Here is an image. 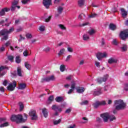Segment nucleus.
<instances>
[{
    "label": "nucleus",
    "mask_w": 128,
    "mask_h": 128,
    "mask_svg": "<svg viewBox=\"0 0 128 128\" xmlns=\"http://www.w3.org/2000/svg\"><path fill=\"white\" fill-rule=\"evenodd\" d=\"M124 89L125 90H126L127 92H128V84H124Z\"/></svg>",
    "instance_id": "6e6d98bb"
},
{
    "label": "nucleus",
    "mask_w": 128,
    "mask_h": 128,
    "mask_svg": "<svg viewBox=\"0 0 128 128\" xmlns=\"http://www.w3.org/2000/svg\"><path fill=\"white\" fill-rule=\"evenodd\" d=\"M64 10V7L62 6H59L57 8V12L59 14H62V11Z\"/></svg>",
    "instance_id": "412c9836"
},
{
    "label": "nucleus",
    "mask_w": 128,
    "mask_h": 128,
    "mask_svg": "<svg viewBox=\"0 0 128 128\" xmlns=\"http://www.w3.org/2000/svg\"><path fill=\"white\" fill-rule=\"evenodd\" d=\"M84 16L86 17V15H84V14H80V15H79L78 16V18L79 20H82Z\"/></svg>",
    "instance_id": "49530a36"
},
{
    "label": "nucleus",
    "mask_w": 128,
    "mask_h": 128,
    "mask_svg": "<svg viewBox=\"0 0 128 128\" xmlns=\"http://www.w3.org/2000/svg\"><path fill=\"white\" fill-rule=\"evenodd\" d=\"M58 28H60V30H64L66 29V26L62 24H58Z\"/></svg>",
    "instance_id": "f704fd0d"
},
{
    "label": "nucleus",
    "mask_w": 128,
    "mask_h": 128,
    "mask_svg": "<svg viewBox=\"0 0 128 128\" xmlns=\"http://www.w3.org/2000/svg\"><path fill=\"white\" fill-rule=\"evenodd\" d=\"M16 64H20V56H16Z\"/></svg>",
    "instance_id": "4c0bfd02"
},
{
    "label": "nucleus",
    "mask_w": 128,
    "mask_h": 128,
    "mask_svg": "<svg viewBox=\"0 0 128 128\" xmlns=\"http://www.w3.org/2000/svg\"><path fill=\"white\" fill-rule=\"evenodd\" d=\"M24 66L26 68H27V70H30V68H31L30 64L28 62H25Z\"/></svg>",
    "instance_id": "bb28decb"
},
{
    "label": "nucleus",
    "mask_w": 128,
    "mask_h": 128,
    "mask_svg": "<svg viewBox=\"0 0 128 128\" xmlns=\"http://www.w3.org/2000/svg\"><path fill=\"white\" fill-rule=\"evenodd\" d=\"M8 60H10V62H12V61L14 60V56H8Z\"/></svg>",
    "instance_id": "ea45409f"
},
{
    "label": "nucleus",
    "mask_w": 128,
    "mask_h": 128,
    "mask_svg": "<svg viewBox=\"0 0 128 128\" xmlns=\"http://www.w3.org/2000/svg\"><path fill=\"white\" fill-rule=\"evenodd\" d=\"M60 72H64V70H66V66L64 64L60 65Z\"/></svg>",
    "instance_id": "473e14b6"
},
{
    "label": "nucleus",
    "mask_w": 128,
    "mask_h": 128,
    "mask_svg": "<svg viewBox=\"0 0 128 128\" xmlns=\"http://www.w3.org/2000/svg\"><path fill=\"white\" fill-rule=\"evenodd\" d=\"M120 50L122 52H126L128 50V46L126 44H123L122 47H120Z\"/></svg>",
    "instance_id": "5701e85b"
},
{
    "label": "nucleus",
    "mask_w": 128,
    "mask_h": 128,
    "mask_svg": "<svg viewBox=\"0 0 128 128\" xmlns=\"http://www.w3.org/2000/svg\"><path fill=\"white\" fill-rule=\"evenodd\" d=\"M100 116L102 118H103L104 122H108V120H110V122H112L116 120V117L114 116L110 115L108 113H104L103 114H101Z\"/></svg>",
    "instance_id": "20e7f679"
},
{
    "label": "nucleus",
    "mask_w": 128,
    "mask_h": 128,
    "mask_svg": "<svg viewBox=\"0 0 128 128\" xmlns=\"http://www.w3.org/2000/svg\"><path fill=\"white\" fill-rule=\"evenodd\" d=\"M72 58V55H69L68 56H67V57L66 58L65 61L68 62H70V58Z\"/></svg>",
    "instance_id": "58836bf2"
},
{
    "label": "nucleus",
    "mask_w": 128,
    "mask_h": 128,
    "mask_svg": "<svg viewBox=\"0 0 128 128\" xmlns=\"http://www.w3.org/2000/svg\"><path fill=\"white\" fill-rule=\"evenodd\" d=\"M56 80V78L54 76H50L46 77L44 78L42 80V82H50V80Z\"/></svg>",
    "instance_id": "1a4fd4ad"
},
{
    "label": "nucleus",
    "mask_w": 128,
    "mask_h": 128,
    "mask_svg": "<svg viewBox=\"0 0 128 128\" xmlns=\"http://www.w3.org/2000/svg\"><path fill=\"white\" fill-rule=\"evenodd\" d=\"M68 128H76V125L74 124L70 125V126L68 127Z\"/></svg>",
    "instance_id": "338daca9"
},
{
    "label": "nucleus",
    "mask_w": 128,
    "mask_h": 128,
    "mask_svg": "<svg viewBox=\"0 0 128 128\" xmlns=\"http://www.w3.org/2000/svg\"><path fill=\"white\" fill-rule=\"evenodd\" d=\"M106 105V101L98 102L97 101L93 104V106L95 108H98L100 106H104Z\"/></svg>",
    "instance_id": "9b49d317"
},
{
    "label": "nucleus",
    "mask_w": 128,
    "mask_h": 128,
    "mask_svg": "<svg viewBox=\"0 0 128 128\" xmlns=\"http://www.w3.org/2000/svg\"><path fill=\"white\" fill-rule=\"evenodd\" d=\"M84 4V0H78V6H82Z\"/></svg>",
    "instance_id": "a878e982"
},
{
    "label": "nucleus",
    "mask_w": 128,
    "mask_h": 128,
    "mask_svg": "<svg viewBox=\"0 0 128 128\" xmlns=\"http://www.w3.org/2000/svg\"><path fill=\"white\" fill-rule=\"evenodd\" d=\"M82 119L84 120H86V121L84 122H81V124H86V122H88V118H86L84 117L82 118Z\"/></svg>",
    "instance_id": "5fc2aeb1"
},
{
    "label": "nucleus",
    "mask_w": 128,
    "mask_h": 128,
    "mask_svg": "<svg viewBox=\"0 0 128 128\" xmlns=\"http://www.w3.org/2000/svg\"><path fill=\"white\" fill-rule=\"evenodd\" d=\"M96 56L98 60H101L102 58H106V56H108V54H106V52L103 53L98 52L97 53Z\"/></svg>",
    "instance_id": "6e6552de"
},
{
    "label": "nucleus",
    "mask_w": 128,
    "mask_h": 128,
    "mask_svg": "<svg viewBox=\"0 0 128 128\" xmlns=\"http://www.w3.org/2000/svg\"><path fill=\"white\" fill-rule=\"evenodd\" d=\"M50 48L49 47H47L46 48L44 49V52H50Z\"/></svg>",
    "instance_id": "680f3d73"
},
{
    "label": "nucleus",
    "mask_w": 128,
    "mask_h": 128,
    "mask_svg": "<svg viewBox=\"0 0 128 128\" xmlns=\"http://www.w3.org/2000/svg\"><path fill=\"white\" fill-rule=\"evenodd\" d=\"M88 104V100H85V101H84L83 102H82L80 103V104H81L82 106V105H84V104Z\"/></svg>",
    "instance_id": "864d4df0"
},
{
    "label": "nucleus",
    "mask_w": 128,
    "mask_h": 128,
    "mask_svg": "<svg viewBox=\"0 0 128 128\" xmlns=\"http://www.w3.org/2000/svg\"><path fill=\"white\" fill-rule=\"evenodd\" d=\"M30 0H22L21 2L22 4H28V2H30Z\"/></svg>",
    "instance_id": "e433bc0d"
},
{
    "label": "nucleus",
    "mask_w": 128,
    "mask_h": 128,
    "mask_svg": "<svg viewBox=\"0 0 128 128\" xmlns=\"http://www.w3.org/2000/svg\"><path fill=\"white\" fill-rule=\"evenodd\" d=\"M18 4V0H14L12 2V4L14 6H16Z\"/></svg>",
    "instance_id": "c03bdc74"
},
{
    "label": "nucleus",
    "mask_w": 128,
    "mask_h": 128,
    "mask_svg": "<svg viewBox=\"0 0 128 128\" xmlns=\"http://www.w3.org/2000/svg\"><path fill=\"white\" fill-rule=\"evenodd\" d=\"M72 112V109L70 108H68L67 109L66 112H65V114H70V112Z\"/></svg>",
    "instance_id": "052dcab7"
},
{
    "label": "nucleus",
    "mask_w": 128,
    "mask_h": 128,
    "mask_svg": "<svg viewBox=\"0 0 128 128\" xmlns=\"http://www.w3.org/2000/svg\"><path fill=\"white\" fill-rule=\"evenodd\" d=\"M120 10L122 18H126L128 16V12L126 11L124 8H122Z\"/></svg>",
    "instance_id": "aec40b11"
},
{
    "label": "nucleus",
    "mask_w": 128,
    "mask_h": 128,
    "mask_svg": "<svg viewBox=\"0 0 128 128\" xmlns=\"http://www.w3.org/2000/svg\"><path fill=\"white\" fill-rule=\"evenodd\" d=\"M96 16H98V14H92L91 15H90L89 16V18H96Z\"/></svg>",
    "instance_id": "de8ad7c7"
},
{
    "label": "nucleus",
    "mask_w": 128,
    "mask_h": 128,
    "mask_svg": "<svg viewBox=\"0 0 128 128\" xmlns=\"http://www.w3.org/2000/svg\"><path fill=\"white\" fill-rule=\"evenodd\" d=\"M95 64L97 68H100V62H98L96 61L95 62Z\"/></svg>",
    "instance_id": "bf43d9fd"
},
{
    "label": "nucleus",
    "mask_w": 128,
    "mask_h": 128,
    "mask_svg": "<svg viewBox=\"0 0 128 128\" xmlns=\"http://www.w3.org/2000/svg\"><path fill=\"white\" fill-rule=\"evenodd\" d=\"M14 30V28H12L9 30H8L6 29L2 30L0 32V36H4L1 38V40H6L8 38V34H12Z\"/></svg>",
    "instance_id": "7ed1b4c3"
},
{
    "label": "nucleus",
    "mask_w": 128,
    "mask_h": 128,
    "mask_svg": "<svg viewBox=\"0 0 128 128\" xmlns=\"http://www.w3.org/2000/svg\"><path fill=\"white\" fill-rule=\"evenodd\" d=\"M96 32V31L94 28H91L88 32V34H89V36H94Z\"/></svg>",
    "instance_id": "6ab92c4d"
},
{
    "label": "nucleus",
    "mask_w": 128,
    "mask_h": 128,
    "mask_svg": "<svg viewBox=\"0 0 128 128\" xmlns=\"http://www.w3.org/2000/svg\"><path fill=\"white\" fill-rule=\"evenodd\" d=\"M16 86V82L13 81L12 83H10L8 84V86L7 87V90H10V92H12V90H14Z\"/></svg>",
    "instance_id": "423d86ee"
},
{
    "label": "nucleus",
    "mask_w": 128,
    "mask_h": 128,
    "mask_svg": "<svg viewBox=\"0 0 128 128\" xmlns=\"http://www.w3.org/2000/svg\"><path fill=\"white\" fill-rule=\"evenodd\" d=\"M24 118H22V115H13L12 116L10 120L12 122H16L17 124H22V122H25L28 118V115L24 114Z\"/></svg>",
    "instance_id": "f03ea898"
},
{
    "label": "nucleus",
    "mask_w": 128,
    "mask_h": 128,
    "mask_svg": "<svg viewBox=\"0 0 128 128\" xmlns=\"http://www.w3.org/2000/svg\"><path fill=\"white\" fill-rule=\"evenodd\" d=\"M43 4L46 8H50V6H52V0H43Z\"/></svg>",
    "instance_id": "ddd939ff"
},
{
    "label": "nucleus",
    "mask_w": 128,
    "mask_h": 128,
    "mask_svg": "<svg viewBox=\"0 0 128 128\" xmlns=\"http://www.w3.org/2000/svg\"><path fill=\"white\" fill-rule=\"evenodd\" d=\"M4 50H6V47H4V46L3 45V46L0 48V50L1 52H4Z\"/></svg>",
    "instance_id": "69168bd1"
},
{
    "label": "nucleus",
    "mask_w": 128,
    "mask_h": 128,
    "mask_svg": "<svg viewBox=\"0 0 128 128\" xmlns=\"http://www.w3.org/2000/svg\"><path fill=\"white\" fill-rule=\"evenodd\" d=\"M76 92L78 94H83L86 90V88L84 87L78 86L76 88Z\"/></svg>",
    "instance_id": "f3484780"
},
{
    "label": "nucleus",
    "mask_w": 128,
    "mask_h": 128,
    "mask_svg": "<svg viewBox=\"0 0 128 128\" xmlns=\"http://www.w3.org/2000/svg\"><path fill=\"white\" fill-rule=\"evenodd\" d=\"M48 102H52L54 100V96H50L48 98Z\"/></svg>",
    "instance_id": "603ef678"
},
{
    "label": "nucleus",
    "mask_w": 128,
    "mask_h": 128,
    "mask_svg": "<svg viewBox=\"0 0 128 128\" xmlns=\"http://www.w3.org/2000/svg\"><path fill=\"white\" fill-rule=\"evenodd\" d=\"M45 30H46V28H45L44 26H40L39 28V30L40 32H44Z\"/></svg>",
    "instance_id": "a18cd8bd"
},
{
    "label": "nucleus",
    "mask_w": 128,
    "mask_h": 128,
    "mask_svg": "<svg viewBox=\"0 0 128 128\" xmlns=\"http://www.w3.org/2000/svg\"><path fill=\"white\" fill-rule=\"evenodd\" d=\"M4 70H8V68L4 66H1L0 67V78H1V76H4L6 74V71H4Z\"/></svg>",
    "instance_id": "f8f14e48"
},
{
    "label": "nucleus",
    "mask_w": 128,
    "mask_h": 128,
    "mask_svg": "<svg viewBox=\"0 0 128 128\" xmlns=\"http://www.w3.org/2000/svg\"><path fill=\"white\" fill-rule=\"evenodd\" d=\"M64 52H66V49L64 48H62L58 53V56H62V54H64Z\"/></svg>",
    "instance_id": "c85d7f7f"
},
{
    "label": "nucleus",
    "mask_w": 128,
    "mask_h": 128,
    "mask_svg": "<svg viewBox=\"0 0 128 128\" xmlns=\"http://www.w3.org/2000/svg\"><path fill=\"white\" fill-rule=\"evenodd\" d=\"M67 50L69 52H74V50L71 47H68Z\"/></svg>",
    "instance_id": "09e8293b"
},
{
    "label": "nucleus",
    "mask_w": 128,
    "mask_h": 128,
    "mask_svg": "<svg viewBox=\"0 0 128 128\" xmlns=\"http://www.w3.org/2000/svg\"><path fill=\"white\" fill-rule=\"evenodd\" d=\"M52 110L56 112L54 114V116H58V112H62V108H64V105L62 104L61 106L53 105L52 107Z\"/></svg>",
    "instance_id": "39448f33"
},
{
    "label": "nucleus",
    "mask_w": 128,
    "mask_h": 128,
    "mask_svg": "<svg viewBox=\"0 0 128 128\" xmlns=\"http://www.w3.org/2000/svg\"><path fill=\"white\" fill-rule=\"evenodd\" d=\"M112 44H113L116 46V44H118V41L116 40V39L112 41Z\"/></svg>",
    "instance_id": "e2e57ef3"
},
{
    "label": "nucleus",
    "mask_w": 128,
    "mask_h": 128,
    "mask_svg": "<svg viewBox=\"0 0 128 128\" xmlns=\"http://www.w3.org/2000/svg\"><path fill=\"white\" fill-rule=\"evenodd\" d=\"M16 5H14L12 4V6L11 8V10L12 12H14V10H16Z\"/></svg>",
    "instance_id": "3c124183"
},
{
    "label": "nucleus",
    "mask_w": 128,
    "mask_h": 128,
    "mask_svg": "<svg viewBox=\"0 0 128 128\" xmlns=\"http://www.w3.org/2000/svg\"><path fill=\"white\" fill-rule=\"evenodd\" d=\"M55 100L56 102H62L64 100V98L62 96H57L55 98Z\"/></svg>",
    "instance_id": "b1692460"
},
{
    "label": "nucleus",
    "mask_w": 128,
    "mask_h": 128,
    "mask_svg": "<svg viewBox=\"0 0 128 128\" xmlns=\"http://www.w3.org/2000/svg\"><path fill=\"white\" fill-rule=\"evenodd\" d=\"M109 28H110V30H116V25H114L112 24H110Z\"/></svg>",
    "instance_id": "2f4dec72"
},
{
    "label": "nucleus",
    "mask_w": 128,
    "mask_h": 128,
    "mask_svg": "<svg viewBox=\"0 0 128 128\" xmlns=\"http://www.w3.org/2000/svg\"><path fill=\"white\" fill-rule=\"evenodd\" d=\"M23 54L24 56H30V54H28V50H26L24 52Z\"/></svg>",
    "instance_id": "a19ab883"
},
{
    "label": "nucleus",
    "mask_w": 128,
    "mask_h": 128,
    "mask_svg": "<svg viewBox=\"0 0 128 128\" xmlns=\"http://www.w3.org/2000/svg\"><path fill=\"white\" fill-rule=\"evenodd\" d=\"M88 26V22L84 23L82 24H80L79 25V26Z\"/></svg>",
    "instance_id": "8fccbe9b"
},
{
    "label": "nucleus",
    "mask_w": 128,
    "mask_h": 128,
    "mask_svg": "<svg viewBox=\"0 0 128 128\" xmlns=\"http://www.w3.org/2000/svg\"><path fill=\"white\" fill-rule=\"evenodd\" d=\"M62 122V120L60 119H59L58 120H56L54 122V124H58L60 122Z\"/></svg>",
    "instance_id": "37998d69"
},
{
    "label": "nucleus",
    "mask_w": 128,
    "mask_h": 128,
    "mask_svg": "<svg viewBox=\"0 0 128 128\" xmlns=\"http://www.w3.org/2000/svg\"><path fill=\"white\" fill-rule=\"evenodd\" d=\"M92 94L96 96H100V94H102V88H98L96 90H94V91L92 92Z\"/></svg>",
    "instance_id": "9d476101"
},
{
    "label": "nucleus",
    "mask_w": 128,
    "mask_h": 128,
    "mask_svg": "<svg viewBox=\"0 0 128 128\" xmlns=\"http://www.w3.org/2000/svg\"><path fill=\"white\" fill-rule=\"evenodd\" d=\"M26 38H32V35L30 33H28L26 34Z\"/></svg>",
    "instance_id": "79ce46f5"
},
{
    "label": "nucleus",
    "mask_w": 128,
    "mask_h": 128,
    "mask_svg": "<svg viewBox=\"0 0 128 128\" xmlns=\"http://www.w3.org/2000/svg\"><path fill=\"white\" fill-rule=\"evenodd\" d=\"M108 75L106 74L103 77V78H98L97 82L98 84H102V82H106V80H108Z\"/></svg>",
    "instance_id": "2eb2a0df"
},
{
    "label": "nucleus",
    "mask_w": 128,
    "mask_h": 128,
    "mask_svg": "<svg viewBox=\"0 0 128 128\" xmlns=\"http://www.w3.org/2000/svg\"><path fill=\"white\" fill-rule=\"evenodd\" d=\"M18 106H20V110L22 112V110H24V104H22V102H20L18 103Z\"/></svg>",
    "instance_id": "7c9ffc66"
},
{
    "label": "nucleus",
    "mask_w": 128,
    "mask_h": 128,
    "mask_svg": "<svg viewBox=\"0 0 128 128\" xmlns=\"http://www.w3.org/2000/svg\"><path fill=\"white\" fill-rule=\"evenodd\" d=\"M8 126V122H6L0 124V128H4L5 126Z\"/></svg>",
    "instance_id": "c9c22d12"
},
{
    "label": "nucleus",
    "mask_w": 128,
    "mask_h": 128,
    "mask_svg": "<svg viewBox=\"0 0 128 128\" xmlns=\"http://www.w3.org/2000/svg\"><path fill=\"white\" fill-rule=\"evenodd\" d=\"M72 78V76L71 75H70L69 76L66 78V80H70Z\"/></svg>",
    "instance_id": "13d9d810"
},
{
    "label": "nucleus",
    "mask_w": 128,
    "mask_h": 128,
    "mask_svg": "<svg viewBox=\"0 0 128 128\" xmlns=\"http://www.w3.org/2000/svg\"><path fill=\"white\" fill-rule=\"evenodd\" d=\"M26 84H21L19 86V88L20 90H24V88H26Z\"/></svg>",
    "instance_id": "c756f323"
},
{
    "label": "nucleus",
    "mask_w": 128,
    "mask_h": 128,
    "mask_svg": "<svg viewBox=\"0 0 128 128\" xmlns=\"http://www.w3.org/2000/svg\"><path fill=\"white\" fill-rule=\"evenodd\" d=\"M128 36V29L121 32L120 33V38L123 40H124Z\"/></svg>",
    "instance_id": "0eeeda50"
},
{
    "label": "nucleus",
    "mask_w": 128,
    "mask_h": 128,
    "mask_svg": "<svg viewBox=\"0 0 128 128\" xmlns=\"http://www.w3.org/2000/svg\"><path fill=\"white\" fill-rule=\"evenodd\" d=\"M76 82H72L70 88L72 90H74V88H76Z\"/></svg>",
    "instance_id": "cd10ccee"
},
{
    "label": "nucleus",
    "mask_w": 128,
    "mask_h": 128,
    "mask_svg": "<svg viewBox=\"0 0 128 128\" xmlns=\"http://www.w3.org/2000/svg\"><path fill=\"white\" fill-rule=\"evenodd\" d=\"M83 40H90V36L88 34H84L83 36Z\"/></svg>",
    "instance_id": "72a5a7b5"
},
{
    "label": "nucleus",
    "mask_w": 128,
    "mask_h": 128,
    "mask_svg": "<svg viewBox=\"0 0 128 128\" xmlns=\"http://www.w3.org/2000/svg\"><path fill=\"white\" fill-rule=\"evenodd\" d=\"M8 80H5L3 82V84H4V86H8Z\"/></svg>",
    "instance_id": "0e129e2a"
},
{
    "label": "nucleus",
    "mask_w": 128,
    "mask_h": 128,
    "mask_svg": "<svg viewBox=\"0 0 128 128\" xmlns=\"http://www.w3.org/2000/svg\"><path fill=\"white\" fill-rule=\"evenodd\" d=\"M6 118H0V124H2L4 122H6Z\"/></svg>",
    "instance_id": "4d7b16f0"
},
{
    "label": "nucleus",
    "mask_w": 128,
    "mask_h": 128,
    "mask_svg": "<svg viewBox=\"0 0 128 128\" xmlns=\"http://www.w3.org/2000/svg\"><path fill=\"white\" fill-rule=\"evenodd\" d=\"M0 92H4V88L3 86L0 88Z\"/></svg>",
    "instance_id": "774afa93"
},
{
    "label": "nucleus",
    "mask_w": 128,
    "mask_h": 128,
    "mask_svg": "<svg viewBox=\"0 0 128 128\" xmlns=\"http://www.w3.org/2000/svg\"><path fill=\"white\" fill-rule=\"evenodd\" d=\"M42 112L44 116V118H48V110L46 108H44L42 110Z\"/></svg>",
    "instance_id": "4be33fe9"
},
{
    "label": "nucleus",
    "mask_w": 128,
    "mask_h": 128,
    "mask_svg": "<svg viewBox=\"0 0 128 128\" xmlns=\"http://www.w3.org/2000/svg\"><path fill=\"white\" fill-rule=\"evenodd\" d=\"M118 62V59L114 58H110L108 60V63L110 64H116Z\"/></svg>",
    "instance_id": "a211bd4d"
},
{
    "label": "nucleus",
    "mask_w": 128,
    "mask_h": 128,
    "mask_svg": "<svg viewBox=\"0 0 128 128\" xmlns=\"http://www.w3.org/2000/svg\"><path fill=\"white\" fill-rule=\"evenodd\" d=\"M115 110H113L114 114H116V110H122L126 107V104L122 100L114 101Z\"/></svg>",
    "instance_id": "f257e3e1"
},
{
    "label": "nucleus",
    "mask_w": 128,
    "mask_h": 128,
    "mask_svg": "<svg viewBox=\"0 0 128 128\" xmlns=\"http://www.w3.org/2000/svg\"><path fill=\"white\" fill-rule=\"evenodd\" d=\"M10 9L9 8H4L0 11V16H4V14H6V12H10Z\"/></svg>",
    "instance_id": "dca6fc26"
},
{
    "label": "nucleus",
    "mask_w": 128,
    "mask_h": 128,
    "mask_svg": "<svg viewBox=\"0 0 128 128\" xmlns=\"http://www.w3.org/2000/svg\"><path fill=\"white\" fill-rule=\"evenodd\" d=\"M30 116H32V120H38V116H36V112L35 110L31 111L29 113Z\"/></svg>",
    "instance_id": "4468645a"
},
{
    "label": "nucleus",
    "mask_w": 128,
    "mask_h": 128,
    "mask_svg": "<svg viewBox=\"0 0 128 128\" xmlns=\"http://www.w3.org/2000/svg\"><path fill=\"white\" fill-rule=\"evenodd\" d=\"M17 74L18 76H22V68L20 66L17 68Z\"/></svg>",
    "instance_id": "393cba45"
}]
</instances>
